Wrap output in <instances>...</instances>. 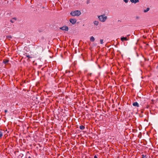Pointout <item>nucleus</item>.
<instances>
[{"instance_id": "nucleus-18", "label": "nucleus", "mask_w": 158, "mask_h": 158, "mask_svg": "<svg viewBox=\"0 0 158 158\" xmlns=\"http://www.w3.org/2000/svg\"><path fill=\"white\" fill-rule=\"evenodd\" d=\"M130 1L132 3H135L134 0H130Z\"/></svg>"}, {"instance_id": "nucleus-1", "label": "nucleus", "mask_w": 158, "mask_h": 158, "mask_svg": "<svg viewBox=\"0 0 158 158\" xmlns=\"http://www.w3.org/2000/svg\"><path fill=\"white\" fill-rule=\"evenodd\" d=\"M70 14L73 16H79L81 15V11L79 10H76L71 11Z\"/></svg>"}, {"instance_id": "nucleus-12", "label": "nucleus", "mask_w": 158, "mask_h": 158, "mask_svg": "<svg viewBox=\"0 0 158 158\" xmlns=\"http://www.w3.org/2000/svg\"><path fill=\"white\" fill-rule=\"evenodd\" d=\"M94 23L95 25H97L98 24V21H94Z\"/></svg>"}, {"instance_id": "nucleus-11", "label": "nucleus", "mask_w": 158, "mask_h": 158, "mask_svg": "<svg viewBox=\"0 0 158 158\" xmlns=\"http://www.w3.org/2000/svg\"><path fill=\"white\" fill-rule=\"evenodd\" d=\"M149 9H150L149 8H148V7L147 8L146 10H144V12H147V11H148L149 10Z\"/></svg>"}, {"instance_id": "nucleus-7", "label": "nucleus", "mask_w": 158, "mask_h": 158, "mask_svg": "<svg viewBox=\"0 0 158 158\" xmlns=\"http://www.w3.org/2000/svg\"><path fill=\"white\" fill-rule=\"evenodd\" d=\"M9 61V60L8 59H5L3 60V63L5 64H6Z\"/></svg>"}, {"instance_id": "nucleus-13", "label": "nucleus", "mask_w": 158, "mask_h": 158, "mask_svg": "<svg viewBox=\"0 0 158 158\" xmlns=\"http://www.w3.org/2000/svg\"><path fill=\"white\" fill-rule=\"evenodd\" d=\"M142 157L144 158H147V157H146V155H142Z\"/></svg>"}, {"instance_id": "nucleus-28", "label": "nucleus", "mask_w": 158, "mask_h": 158, "mask_svg": "<svg viewBox=\"0 0 158 158\" xmlns=\"http://www.w3.org/2000/svg\"><path fill=\"white\" fill-rule=\"evenodd\" d=\"M146 37H144V38H146Z\"/></svg>"}, {"instance_id": "nucleus-9", "label": "nucleus", "mask_w": 158, "mask_h": 158, "mask_svg": "<svg viewBox=\"0 0 158 158\" xmlns=\"http://www.w3.org/2000/svg\"><path fill=\"white\" fill-rule=\"evenodd\" d=\"M90 40L91 42H94L95 40V39L93 36H91L90 38Z\"/></svg>"}, {"instance_id": "nucleus-19", "label": "nucleus", "mask_w": 158, "mask_h": 158, "mask_svg": "<svg viewBox=\"0 0 158 158\" xmlns=\"http://www.w3.org/2000/svg\"><path fill=\"white\" fill-rule=\"evenodd\" d=\"M123 1L126 3H127L128 2V0H123Z\"/></svg>"}, {"instance_id": "nucleus-10", "label": "nucleus", "mask_w": 158, "mask_h": 158, "mask_svg": "<svg viewBox=\"0 0 158 158\" xmlns=\"http://www.w3.org/2000/svg\"><path fill=\"white\" fill-rule=\"evenodd\" d=\"M79 128L81 129V130H84L85 128V126H84L83 125H80L79 127Z\"/></svg>"}, {"instance_id": "nucleus-24", "label": "nucleus", "mask_w": 158, "mask_h": 158, "mask_svg": "<svg viewBox=\"0 0 158 158\" xmlns=\"http://www.w3.org/2000/svg\"><path fill=\"white\" fill-rule=\"evenodd\" d=\"M7 112V110H5V113H6Z\"/></svg>"}, {"instance_id": "nucleus-5", "label": "nucleus", "mask_w": 158, "mask_h": 158, "mask_svg": "<svg viewBox=\"0 0 158 158\" xmlns=\"http://www.w3.org/2000/svg\"><path fill=\"white\" fill-rule=\"evenodd\" d=\"M128 40V39L127 37H123L121 38V40L123 42L124 41H127Z\"/></svg>"}, {"instance_id": "nucleus-2", "label": "nucleus", "mask_w": 158, "mask_h": 158, "mask_svg": "<svg viewBox=\"0 0 158 158\" xmlns=\"http://www.w3.org/2000/svg\"><path fill=\"white\" fill-rule=\"evenodd\" d=\"M100 20L102 22H105L107 19V17L105 15H102L98 16Z\"/></svg>"}, {"instance_id": "nucleus-27", "label": "nucleus", "mask_w": 158, "mask_h": 158, "mask_svg": "<svg viewBox=\"0 0 158 158\" xmlns=\"http://www.w3.org/2000/svg\"><path fill=\"white\" fill-rule=\"evenodd\" d=\"M146 45H148V44H147Z\"/></svg>"}, {"instance_id": "nucleus-17", "label": "nucleus", "mask_w": 158, "mask_h": 158, "mask_svg": "<svg viewBox=\"0 0 158 158\" xmlns=\"http://www.w3.org/2000/svg\"><path fill=\"white\" fill-rule=\"evenodd\" d=\"M26 56L27 57H28V59H29L30 58H31V57H30L29 55H26Z\"/></svg>"}, {"instance_id": "nucleus-26", "label": "nucleus", "mask_w": 158, "mask_h": 158, "mask_svg": "<svg viewBox=\"0 0 158 158\" xmlns=\"http://www.w3.org/2000/svg\"><path fill=\"white\" fill-rule=\"evenodd\" d=\"M28 158H31V157L30 156H29L28 157Z\"/></svg>"}, {"instance_id": "nucleus-15", "label": "nucleus", "mask_w": 158, "mask_h": 158, "mask_svg": "<svg viewBox=\"0 0 158 158\" xmlns=\"http://www.w3.org/2000/svg\"><path fill=\"white\" fill-rule=\"evenodd\" d=\"M100 42L101 44H103V40H102V39L100 40Z\"/></svg>"}, {"instance_id": "nucleus-22", "label": "nucleus", "mask_w": 158, "mask_h": 158, "mask_svg": "<svg viewBox=\"0 0 158 158\" xmlns=\"http://www.w3.org/2000/svg\"><path fill=\"white\" fill-rule=\"evenodd\" d=\"M13 19H15V20H16L17 19L16 18H14Z\"/></svg>"}, {"instance_id": "nucleus-16", "label": "nucleus", "mask_w": 158, "mask_h": 158, "mask_svg": "<svg viewBox=\"0 0 158 158\" xmlns=\"http://www.w3.org/2000/svg\"><path fill=\"white\" fill-rule=\"evenodd\" d=\"M135 3L139 2V0H135Z\"/></svg>"}, {"instance_id": "nucleus-23", "label": "nucleus", "mask_w": 158, "mask_h": 158, "mask_svg": "<svg viewBox=\"0 0 158 158\" xmlns=\"http://www.w3.org/2000/svg\"><path fill=\"white\" fill-rule=\"evenodd\" d=\"M10 22L12 23H13L14 22V21L12 20H10Z\"/></svg>"}, {"instance_id": "nucleus-20", "label": "nucleus", "mask_w": 158, "mask_h": 158, "mask_svg": "<svg viewBox=\"0 0 158 158\" xmlns=\"http://www.w3.org/2000/svg\"><path fill=\"white\" fill-rule=\"evenodd\" d=\"M94 158H98L96 155H95L94 157Z\"/></svg>"}, {"instance_id": "nucleus-29", "label": "nucleus", "mask_w": 158, "mask_h": 158, "mask_svg": "<svg viewBox=\"0 0 158 158\" xmlns=\"http://www.w3.org/2000/svg\"><path fill=\"white\" fill-rule=\"evenodd\" d=\"M141 158H143V157H142Z\"/></svg>"}, {"instance_id": "nucleus-14", "label": "nucleus", "mask_w": 158, "mask_h": 158, "mask_svg": "<svg viewBox=\"0 0 158 158\" xmlns=\"http://www.w3.org/2000/svg\"><path fill=\"white\" fill-rule=\"evenodd\" d=\"M6 38L8 39H10V38H12V37L11 36H10V35H9V36H6Z\"/></svg>"}, {"instance_id": "nucleus-6", "label": "nucleus", "mask_w": 158, "mask_h": 158, "mask_svg": "<svg viewBox=\"0 0 158 158\" xmlns=\"http://www.w3.org/2000/svg\"><path fill=\"white\" fill-rule=\"evenodd\" d=\"M133 105L134 106H137V107H139V104L137 102H135L133 103Z\"/></svg>"}, {"instance_id": "nucleus-8", "label": "nucleus", "mask_w": 158, "mask_h": 158, "mask_svg": "<svg viewBox=\"0 0 158 158\" xmlns=\"http://www.w3.org/2000/svg\"><path fill=\"white\" fill-rule=\"evenodd\" d=\"M3 135V131L2 130H0V139L1 138Z\"/></svg>"}, {"instance_id": "nucleus-25", "label": "nucleus", "mask_w": 158, "mask_h": 158, "mask_svg": "<svg viewBox=\"0 0 158 158\" xmlns=\"http://www.w3.org/2000/svg\"><path fill=\"white\" fill-rule=\"evenodd\" d=\"M143 42V43H144V44H146V42Z\"/></svg>"}, {"instance_id": "nucleus-21", "label": "nucleus", "mask_w": 158, "mask_h": 158, "mask_svg": "<svg viewBox=\"0 0 158 158\" xmlns=\"http://www.w3.org/2000/svg\"><path fill=\"white\" fill-rule=\"evenodd\" d=\"M89 75L91 76V75H92V73H89V74H88Z\"/></svg>"}, {"instance_id": "nucleus-4", "label": "nucleus", "mask_w": 158, "mask_h": 158, "mask_svg": "<svg viewBox=\"0 0 158 158\" xmlns=\"http://www.w3.org/2000/svg\"><path fill=\"white\" fill-rule=\"evenodd\" d=\"M69 21L72 24H74L76 22L77 20L76 19H69Z\"/></svg>"}, {"instance_id": "nucleus-3", "label": "nucleus", "mask_w": 158, "mask_h": 158, "mask_svg": "<svg viewBox=\"0 0 158 158\" xmlns=\"http://www.w3.org/2000/svg\"><path fill=\"white\" fill-rule=\"evenodd\" d=\"M60 29L62 30L67 31L68 30V27L67 26H64L60 28Z\"/></svg>"}]
</instances>
